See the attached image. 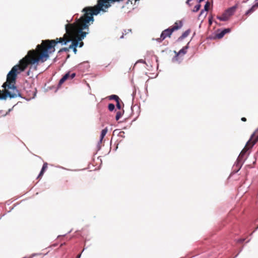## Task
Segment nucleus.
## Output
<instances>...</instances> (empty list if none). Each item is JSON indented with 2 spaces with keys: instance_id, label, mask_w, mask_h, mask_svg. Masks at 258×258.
<instances>
[{
  "instance_id": "1",
  "label": "nucleus",
  "mask_w": 258,
  "mask_h": 258,
  "mask_svg": "<svg viewBox=\"0 0 258 258\" xmlns=\"http://www.w3.org/2000/svg\"><path fill=\"white\" fill-rule=\"evenodd\" d=\"M101 4V2L97 1L96 5L84 8L82 11L84 15L80 19L75 23L66 25V32L62 37L56 38L54 40H43L40 44L37 45L44 62L48 59L50 54L54 52L55 46L58 43L66 45L72 42L70 45V48L78 46L79 41L82 40L88 33L83 30H88L90 23L92 24L94 22L93 16L97 15L101 11H106Z\"/></svg>"
},
{
  "instance_id": "2",
  "label": "nucleus",
  "mask_w": 258,
  "mask_h": 258,
  "mask_svg": "<svg viewBox=\"0 0 258 258\" xmlns=\"http://www.w3.org/2000/svg\"><path fill=\"white\" fill-rule=\"evenodd\" d=\"M44 60L36 47L27 52V55L19 61V64L14 66L7 75V81L3 85L4 93L8 92L10 94L15 95V97L21 96L19 91L15 86L16 77L18 74L24 71L28 66H37Z\"/></svg>"
},
{
  "instance_id": "3",
  "label": "nucleus",
  "mask_w": 258,
  "mask_h": 258,
  "mask_svg": "<svg viewBox=\"0 0 258 258\" xmlns=\"http://www.w3.org/2000/svg\"><path fill=\"white\" fill-rule=\"evenodd\" d=\"M258 141V128L254 132L250 137V139L247 142L244 148L241 151L238 158H242L246 152L250 148H251L255 143Z\"/></svg>"
},
{
  "instance_id": "4",
  "label": "nucleus",
  "mask_w": 258,
  "mask_h": 258,
  "mask_svg": "<svg viewBox=\"0 0 258 258\" xmlns=\"http://www.w3.org/2000/svg\"><path fill=\"white\" fill-rule=\"evenodd\" d=\"M172 32L173 31L170 29V27L164 30L161 34L160 37L157 39V40L158 42H162L166 38L170 37Z\"/></svg>"
},
{
  "instance_id": "5",
  "label": "nucleus",
  "mask_w": 258,
  "mask_h": 258,
  "mask_svg": "<svg viewBox=\"0 0 258 258\" xmlns=\"http://www.w3.org/2000/svg\"><path fill=\"white\" fill-rule=\"evenodd\" d=\"M76 76V74L73 73L70 74V72H68L62 78L59 80L58 83V86H61L66 80L68 79H72Z\"/></svg>"
},
{
  "instance_id": "6",
  "label": "nucleus",
  "mask_w": 258,
  "mask_h": 258,
  "mask_svg": "<svg viewBox=\"0 0 258 258\" xmlns=\"http://www.w3.org/2000/svg\"><path fill=\"white\" fill-rule=\"evenodd\" d=\"M16 95L10 94L8 92L4 93L2 91L0 90V99H6L8 97H9L10 98H15Z\"/></svg>"
},
{
  "instance_id": "7",
  "label": "nucleus",
  "mask_w": 258,
  "mask_h": 258,
  "mask_svg": "<svg viewBox=\"0 0 258 258\" xmlns=\"http://www.w3.org/2000/svg\"><path fill=\"white\" fill-rule=\"evenodd\" d=\"M182 26V23L181 21H179L176 22L172 26H171L170 28L173 31V32H174L180 29Z\"/></svg>"
},
{
  "instance_id": "8",
  "label": "nucleus",
  "mask_w": 258,
  "mask_h": 258,
  "mask_svg": "<svg viewBox=\"0 0 258 258\" xmlns=\"http://www.w3.org/2000/svg\"><path fill=\"white\" fill-rule=\"evenodd\" d=\"M237 8V5H235L229 9H228L226 11L225 13L227 14L228 16L230 17L231 16L233 15L234 12H235L236 9Z\"/></svg>"
},
{
  "instance_id": "9",
  "label": "nucleus",
  "mask_w": 258,
  "mask_h": 258,
  "mask_svg": "<svg viewBox=\"0 0 258 258\" xmlns=\"http://www.w3.org/2000/svg\"><path fill=\"white\" fill-rule=\"evenodd\" d=\"M47 167H48V164L46 162L44 163L43 165V166L40 171V172L39 175L38 176V178H40L43 176L44 173L45 172L46 170L47 169Z\"/></svg>"
},
{
  "instance_id": "10",
  "label": "nucleus",
  "mask_w": 258,
  "mask_h": 258,
  "mask_svg": "<svg viewBox=\"0 0 258 258\" xmlns=\"http://www.w3.org/2000/svg\"><path fill=\"white\" fill-rule=\"evenodd\" d=\"M229 17L227 15V14L225 12L224 13L222 16H218L217 18L220 21H225L228 20Z\"/></svg>"
},
{
  "instance_id": "11",
  "label": "nucleus",
  "mask_w": 258,
  "mask_h": 258,
  "mask_svg": "<svg viewBox=\"0 0 258 258\" xmlns=\"http://www.w3.org/2000/svg\"><path fill=\"white\" fill-rule=\"evenodd\" d=\"M107 132H108L107 127H105L104 129L102 130V131H101V136H100V142H102L104 137L106 135Z\"/></svg>"
},
{
  "instance_id": "12",
  "label": "nucleus",
  "mask_w": 258,
  "mask_h": 258,
  "mask_svg": "<svg viewBox=\"0 0 258 258\" xmlns=\"http://www.w3.org/2000/svg\"><path fill=\"white\" fill-rule=\"evenodd\" d=\"M190 33L189 30H186L183 34L181 35V36L179 38L180 39H184V38L186 37Z\"/></svg>"
},
{
  "instance_id": "13",
  "label": "nucleus",
  "mask_w": 258,
  "mask_h": 258,
  "mask_svg": "<svg viewBox=\"0 0 258 258\" xmlns=\"http://www.w3.org/2000/svg\"><path fill=\"white\" fill-rule=\"evenodd\" d=\"M225 35L223 31H221L220 33L216 34L215 37L218 39L222 38Z\"/></svg>"
},
{
  "instance_id": "14",
  "label": "nucleus",
  "mask_w": 258,
  "mask_h": 258,
  "mask_svg": "<svg viewBox=\"0 0 258 258\" xmlns=\"http://www.w3.org/2000/svg\"><path fill=\"white\" fill-rule=\"evenodd\" d=\"M256 10V8L253 6L249 10H248L245 13L246 15H248L251 13L253 12Z\"/></svg>"
},
{
  "instance_id": "15",
  "label": "nucleus",
  "mask_w": 258,
  "mask_h": 258,
  "mask_svg": "<svg viewBox=\"0 0 258 258\" xmlns=\"http://www.w3.org/2000/svg\"><path fill=\"white\" fill-rule=\"evenodd\" d=\"M187 48V46H185L184 47H183V48H182L181 50H179V52H178V54H184L186 53V49Z\"/></svg>"
},
{
  "instance_id": "16",
  "label": "nucleus",
  "mask_w": 258,
  "mask_h": 258,
  "mask_svg": "<svg viewBox=\"0 0 258 258\" xmlns=\"http://www.w3.org/2000/svg\"><path fill=\"white\" fill-rule=\"evenodd\" d=\"M200 8H201V5H200V4H198V5L195 6L193 9V12H197L200 9Z\"/></svg>"
},
{
  "instance_id": "17",
  "label": "nucleus",
  "mask_w": 258,
  "mask_h": 258,
  "mask_svg": "<svg viewBox=\"0 0 258 258\" xmlns=\"http://www.w3.org/2000/svg\"><path fill=\"white\" fill-rule=\"evenodd\" d=\"M121 116H122V113L120 111H118L115 116L116 120H119Z\"/></svg>"
},
{
  "instance_id": "18",
  "label": "nucleus",
  "mask_w": 258,
  "mask_h": 258,
  "mask_svg": "<svg viewBox=\"0 0 258 258\" xmlns=\"http://www.w3.org/2000/svg\"><path fill=\"white\" fill-rule=\"evenodd\" d=\"M116 107L118 109H121V100L120 99L119 100H118L117 101H116Z\"/></svg>"
},
{
  "instance_id": "19",
  "label": "nucleus",
  "mask_w": 258,
  "mask_h": 258,
  "mask_svg": "<svg viewBox=\"0 0 258 258\" xmlns=\"http://www.w3.org/2000/svg\"><path fill=\"white\" fill-rule=\"evenodd\" d=\"M114 108H115V106H114V105L113 104H109L108 105V109L110 110V111H113L114 109Z\"/></svg>"
},
{
  "instance_id": "20",
  "label": "nucleus",
  "mask_w": 258,
  "mask_h": 258,
  "mask_svg": "<svg viewBox=\"0 0 258 258\" xmlns=\"http://www.w3.org/2000/svg\"><path fill=\"white\" fill-rule=\"evenodd\" d=\"M111 99H114V100H115V101H117L118 100L120 99V98L118 97V96L117 95H113L111 96Z\"/></svg>"
},
{
  "instance_id": "21",
  "label": "nucleus",
  "mask_w": 258,
  "mask_h": 258,
  "mask_svg": "<svg viewBox=\"0 0 258 258\" xmlns=\"http://www.w3.org/2000/svg\"><path fill=\"white\" fill-rule=\"evenodd\" d=\"M209 6H210V3H209V2H207L205 5L204 10L206 11H208L209 10Z\"/></svg>"
},
{
  "instance_id": "22",
  "label": "nucleus",
  "mask_w": 258,
  "mask_h": 258,
  "mask_svg": "<svg viewBox=\"0 0 258 258\" xmlns=\"http://www.w3.org/2000/svg\"><path fill=\"white\" fill-rule=\"evenodd\" d=\"M70 49L71 48H70V46L69 47H64V48H62L60 49L59 51H60V52H62V51L67 52V51H69Z\"/></svg>"
},
{
  "instance_id": "23",
  "label": "nucleus",
  "mask_w": 258,
  "mask_h": 258,
  "mask_svg": "<svg viewBox=\"0 0 258 258\" xmlns=\"http://www.w3.org/2000/svg\"><path fill=\"white\" fill-rule=\"evenodd\" d=\"M222 31H223V32L225 34L229 32L230 31V29H229V28H227V29H225L223 30Z\"/></svg>"
},
{
  "instance_id": "24",
  "label": "nucleus",
  "mask_w": 258,
  "mask_h": 258,
  "mask_svg": "<svg viewBox=\"0 0 258 258\" xmlns=\"http://www.w3.org/2000/svg\"><path fill=\"white\" fill-rule=\"evenodd\" d=\"M83 45H84V43H83V42L82 41V40L79 41L78 46H79L80 47H81L83 46Z\"/></svg>"
},
{
  "instance_id": "25",
  "label": "nucleus",
  "mask_w": 258,
  "mask_h": 258,
  "mask_svg": "<svg viewBox=\"0 0 258 258\" xmlns=\"http://www.w3.org/2000/svg\"><path fill=\"white\" fill-rule=\"evenodd\" d=\"M74 52L76 54L77 51V47H72Z\"/></svg>"
},
{
  "instance_id": "26",
  "label": "nucleus",
  "mask_w": 258,
  "mask_h": 258,
  "mask_svg": "<svg viewBox=\"0 0 258 258\" xmlns=\"http://www.w3.org/2000/svg\"><path fill=\"white\" fill-rule=\"evenodd\" d=\"M241 120L242 121H246V118L244 117H243L241 118Z\"/></svg>"
},
{
  "instance_id": "27",
  "label": "nucleus",
  "mask_w": 258,
  "mask_h": 258,
  "mask_svg": "<svg viewBox=\"0 0 258 258\" xmlns=\"http://www.w3.org/2000/svg\"><path fill=\"white\" fill-rule=\"evenodd\" d=\"M253 6L257 9L258 8V2L253 5Z\"/></svg>"
},
{
  "instance_id": "28",
  "label": "nucleus",
  "mask_w": 258,
  "mask_h": 258,
  "mask_svg": "<svg viewBox=\"0 0 258 258\" xmlns=\"http://www.w3.org/2000/svg\"><path fill=\"white\" fill-rule=\"evenodd\" d=\"M12 110V109H9L8 111L6 113L5 115H7Z\"/></svg>"
},
{
  "instance_id": "29",
  "label": "nucleus",
  "mask_w": 258,
  "mask_h": 258,
  "mask_svg": "<svg viewBox=\"0 0 258 258\" xmlns=\"http://www.w3.org/2000/svg\"><path fill=\"white\" fill-rule=\"evenodd\" d=\"M124 134V132H120L119 133V136H122L121 134Z\"/></svg>"
},
{
  "instance_id": "30",
  "label": "nucleus",
  "mask_w": 258,
  "mask_h": 258,
  "mask_svg": "<svg viewBox=\"0 0 258 258\" xmlns=\"http://www.w3.org/2000/svg\"><path fill=\"white\" fill-rule=\"evenodd\" d=\"M81 255V254H78V255L77 256V257H76V258H80Z\"/></svg>"
},
{
  "instance_id": "31",
  "label": "nucleus",
  "mask_w": 258,
  "mask_h": 258,
  "mask_svg": "<svg viewBox=\"0 0 258 258\" xmlns=\"http://www.w3.org/2000/svg\"><path fill=\"white\" fill-rule=\"evenodd\" d=\"M199 3H201L202 2L204 1V0H197Z\"/></svg>"
},
{
  "instance_id": "32",
  "label": "nucleus",
  "mask_w": 258,
  "mask_h": 258,
  "mask_svg": "<svg viewBox=\"0 0 258 258\" xmlns=\"http://www.w3.org/2000/svg\"><path fill=\"white\" fill-rule=\"evenodd\" d=\"M140 62H141L142 63H145V61L143 60H140Z\"/></svg>"
},
{
  "instance_id": "33",
  "label": "nucleus",
  "mask_w": 258,
  "mask_h": 258,
  "mask_svg": "<svg viewBox=\"0 0 258 258\" xmlns=\"http://www.w3.org/2000/svg\"><path fill=\"white\" fill-rule=\"evenodd\" d=\"M190 2V1H188V0H187V1H186V4H188V5H189V2Z\"/></svg>"
},
{
  "instance_id": "34",
  "label": "nucleus",
  "mask_w": 258,
  "mask_h": 258,
  "mask_svg": "<svg viewBox=\"0 0 258 258\" xmlns=\"http://www.w3.org/2000/svg\"><path fill=\"white\" fill-rule=\"evenodd\" d=\"M65 244H66V243H62V244H61L60 246L61 247L62 246H63V245H65Z\"/></svg>"
},
{
  "instance_id": "35",
  "label": "nucleus",
  "mask_w": 258,
  "mask_h": 258,
  "mask_svg": "<svg viewBox=\"0 0 258 258\" xmlns=\"http://www.w3.org/2000/svg\"><path fill=\"white\" fill-rule=\"evenodd\" d=\"M203 12H204V10L201 11V12L200 13V15H201L203 14Z\"/></svg>"
},
{
  "instance_id": "36",
  "label": "nucleus",
  "mask_w": 258,
  "mask_h": 258,
  "mask_svg": "<svg viewBox=\"0 0 258 258\" xmlns=\"http://www.w3.org/2000/svg\"><path fill=\"white\" fill-rule=\"evenodd\" d=\"M209 23L210 24H211V23H212V21L210 19L209 20Z\"/></svg>"
},
{
  "instance_id": "37",
  "label": "nucleus",
  "mask_w": 258,
  "mask_h": 258,
  "mask_svg": "<svg viewBox=\"0 0 258 258\" xmlns=\"http://www.w3.org/2000/svg\"><path fill=\"white\" fill-rule=\"evenodd\" d=\"M192 0H188V1H191Z\"/></svg>"
}]
</instances>
